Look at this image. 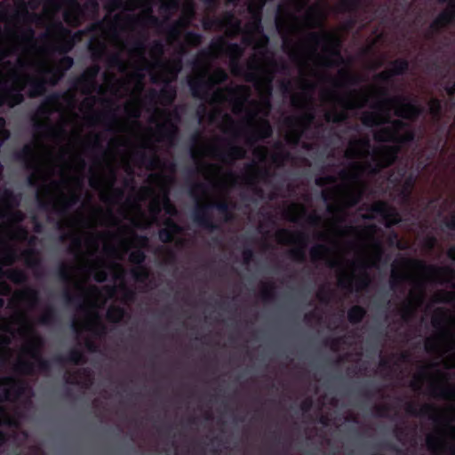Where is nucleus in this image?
I'll list each match as a JSON object with an SVG mask.
<instances>
[{
	"label": "nucleus",
	"instance_id": "nucleus-1",
	"mask_svg": "<svg viewBox=\"0 0 455 455\" xmlns=\"http://www.w3.org/2000/svg\"><path fill=\"white\" fill-rule=\"evenodd\" d=\"M113 61L126 73L116 93L130 96L124 107L127 120L119 124L121 134L111 139L103 163L91 168L89 179L91 187L99 190L107 211L84 206V212L60 225L61 238L71 239L69 249L76 260L73 266H63L60 274L81 300L72 326L78 338L85 339L90 351L95 349L90 339L104 332L99 318L100 306L108 298L123 301L132 298V291L124 286L120 261L128 250L135 248L129 256L130 261L141 263L145 256L140 249L148 244V239L136 236L131 226L147 227L154 221L163 224L164 228L159 231V237L164 243L180 231L171 220L176 210L167 197L173 180L172 170L150 174L148 186L124 203V192L112 187L117 166L128 174L132 164L153 166L155 160L148 163L139 157V150L152 149L155 142L172 143L177 127L170 112L156 109L148 129H141L135 119L140 113L142 78L148 74L153 83L172 81L181 69L180 59L162 62L160 57H114Z\"/></svg>",
	"mask_w": 455,
	"mask_h": 455
},
{
	"label": "nucleus",
	"instance_id": "nucleus-5",
	"mask_svg": "<svg viewBox=\"0 0 455 455\" xmlns=\"http://www.w3.org/2000/svg\"><path fill=\"white\" fill-rule=\"evenodd\" d=\"M60 122L46 125V134L26 146L28 181L36 185L41 204L60 212L76 202L81 194L84 162L82 154L100 144L98 134L84 137V121L77 116L52 112Z\"/></svg>",
	"mask_w": 455,
	"mask_h": 455
},
{
	"label": "nucleus",
	"instance_id": "nucleus-14",
	"mask_svg": "<svg viewBox=\"0 0 455 455\" xmlns=\"http://www.w3.org/2000/svg\"><path fill=\"white\" fill-rule=\"evenodd\" d=\"M362 218L364 220H374L378 222L385 223L387 227L400 221V218L395 210L382 202L372 204L366 213L362 214Z\"/></svg>",
	"mask_w": 455,
	"mask_h": 455
},
{
	"label": "nucleus",
	"instance_id": "nucleus-11",
	"mask_svg": "<svg viewBox=\"0 0 455 455\" xmlns=\"http://www.w3.org/2000/svg\"><path fill=\"white\" fill-rule=\"evenodd\" d=\"M206 76V73H204L189 82L193 94L205 100L208 99L207 91L212 85L224 81L227 78V74L224 70L217 68L208 77Z\"/></svg>",
	"mask_w": 455,
	"mask_h": 455
},
{
	"label": "nucleus",
	"instance_id": "nucleus-19",
	"mask_svg": "<svg viewBox=\"0 0 455 455\" xmlns=\"http://www.w3.org/2000/svg\"><path fill=\"white\" fill-rule=\"evenodd\" d=\"M222 26L225 28L226 34L233 35L239 31L240 23L233 15L224 17Z\"/></svg>",
	"mask_w": 455,
	"mask_h": 455
},
{
	"label": "nucleus",
	"instance_id": "nucleus-29",
	"mask_svg": "<svg viewBox=\"0 0 455 455\" xmlns=\"http://www.w3.org/2000/svg\"><path fill=\"white\" fill-rule=\"evenodd\" d=\"M441 108V104L438 100H431L429 103V109L433 115H436Z\"/></svg>",
	"mask_w": 455,
	"mask_h": 455
},
{
	"label": "nucleus",
	"instance_id": "nucleus-42",
	"mask_svg": "<svg viewBox=\"0 0 455 455\" xmlns=\"http://www.w3.org/2000/svg\"><path fill=\"white\" fill-rule=\"evenodd\" d=\"M36 232L40 231V229L37 228V226H36Z\"/></svg>",
	"mask_w": 455,
	"mask_h": 455
},
{
	"label": "nucleus",
	"instance_id": "nucleus-6",
	"mask_svg": "<svg viewBox=\"0 0 455 455\" xmlns=\"http://www.w3.org/2000/svg\"><path fill=\"white\" fill-rule=\"evenodd\" d=\"M10 292L9 286L0 281V307L4 305L3 296ZM36 302V293L30 289L13 293L9 302L12 315L0 318V363L10 364L20 373H30L44 368L40 357L41 340L34 331L28 315ZM25 387L22 383L12 379L0 381V446L5 441L4 428L16 427L19 419L6 411L5 403L17 398Z\"/></svg>",
	"mask_w": 455,
	"mask_h": 455
},
{
	"label": "nucleus",
	"instance_id": "nucleus-2",
	"mask_svg": "<svg viewBox=\"0 0 455 455\" xmlns=\"http://www.w3.org/2000/svg\"><path fill=\"white\" fill-rule=\"evenodd\" d=\"M307 1L287 0L285 4L279 6L275 18L283 49L296 62L299 71L297 91L291 94L292 104L299 108L306 107L311 100L314 86L320 84V100L324 107L326 121L339 122L347 117V110L360 108L372 99L374 103L371 109L363 113L362 122L367 126L383 125L375 132V139L379 141L411 140L413 136L408 127L399 121H388L392 115L412 118L419 113L418 108L405 98L384 99L386 90L378 84L379 80H387L403 74L408 68L407 61L395 60L390 68L376 76L373 84L339 95V89L355 84L357 79L346 66L339 68L335 77H332V66L338 65L340 60L337 32L321 30L302 38L300 30L305 27L319 26L328 12L325 3L318 2L300 18L298 13Z\"/></svg>",
	"mask_w": 455,
	"mask_h": 455
},
{
	"label": "nucleus",
	"instance_id": "nucleus-13",
	"mask_svg": "<svg viewBox=\"0 0 455 455\" xmlns=\"http://www.w3.org/2000/svg\"><path fill=\"white\" fill-rule=\"evenodd\" d=\"M210 53L214 57L227 54L230 59L231 71L236 75L240 74L235 60L242 55L243 51L237 44H228L223 37H218L212 40Z\"/></svg>",
	"mask_w": 455,
	"mask_h": 455
},
{
	"label": "nucleus",
	"instance_id": "nucleus-17",
	"mask_svg": "<svg viewBox=\"0 0 455 455\" xmlns=\"http://www.w3.org/2000/svg\"><path fill=\"white\" fill-rule=\"evenodd\" d=\"M447 2L446 9L439 14L433 23L435 28H440L448 25L454 18L455 15V0H443Z\"/></svg>",
	"mask_w": 455,
	"mask_h": 455
},
{
	"label": "nucleus",
	"instance_id": "nucleus-12",
	"mask_svg": "<svg viewBox=\"0 0 455 455\" xmlns=\"http://www.w3.org/2000/svg\"><path fill=\"white\" fill-rule=\"evenodd\" d=\"M311 120L312 115L307 112L300 116L286 118L283 126L286 140L289 143H297Z\"/></svg>",
	"mask_w": 455,
	"mask_h": 455
},
{
	"label": "nucleus",
	"instance_id": "nucleus-35",
	"mask_svg": "<svg viewBox=\"0 0 455 455\" xmlns=\"http://www.w3.org/2000/svg\"><path fill=\"white\" fill-rule=\"evenodd\" d=\"M448 257L450 259H451L452 260H455V249L454 248H451L449 251H448Z\"/></svg>",
	"mask_w": 455,
	"mask_h": 455
},
{
	"label": "nucleus",
	"instance_id": "nucleus-37",
	"mask_svg": "<svg viewBox=\"0 0 455 455\" xmlns=\"http://www.w3.org/2000/svg\"><path fill=\"white\" fill-rule=\"evenodd\" d=\"M454 92H455V85L453 87H451V88H448L447 89V92L449 94H452Z\"/></svg>",
	"mask_w": 455,
	"mask_h": 455
},
{
	"label": "nucleus",
	"instance_id": "nucleus-27",
	"mask_svg": "<svg viewBox=\"0 0 455 455\" xmlns=\"http://www.w3.org/2000/svg\"><path fill=\"white\" fill-rule=\"evenodd\" d=\"M414 181L411 178L407 179L403 186V189L401 191L402 198H405L411 192L412 187H413Z\"/></svg>",
	"mask_w": 455,
	"mask_h": 455
},
{
	"label": "nucleus",
	"instance_id": "nucleus-24",
	"mask_svg": "<svg viewBox=\"0 0 455 455\" xmlns=\"http://www.w3.org/2000/svg\"><path fill=\"white\" fill-rule=\"evenodd\" d=\"M23 257L26 261V264L29 267H32L33 265H35L38 260L37 255L34 251H25L23 253Z\"/></svg>",
	"mask_w": 455,
	"mask_h": 455
},
{
	"label": "nucleus",
	"instance_id": "nucleus-43",
	"mask_svg": "<svg viewBox=\"0 0 455 455\" xmlns=\"http://www.w3.org/2000/svg\"><path fill=\"white\" fill-rule=\"evenodd\" d=\"M48 34H52L51 29H47Z\"/></svg>",
	"mask_w": 455,
	"mask_h": 455
},
{
	"label": "nucleus",
	"instance_id": "nucleus-33",
	"mask_svg": "<svg viewBox=\"0 0 455 455\" xmlns=\"http://www.w3.org/2000/svg\"><path fill=\"white\" fill-rule=\"evenodd\" d=\"M70 359L76 363H78L82 359V355L78 352H72L70 355Z\"/></svg>",
	"mask_w": 455,
	"mask_h": 455
},
{
	"label": "nucleus",
	"instance_id": "nucleus-26",
	"mask_svg": "<svg viewBox=\"0 0 455 455\" xmlns=\"http://www.w3.org/2000/svg\"><path fill=\"white\" fill-rule=\"evenodd\" d=\"M166 95V101L171 102L175 97V92L172 90V87L166 85L165 88L163 90L162 94L160 96L161 100H164Z\"/></svg>",
	"mask_w": 455,
	"mask_h": 455
},
{
	"label": "nucleus",
	"instance_id": "nucleus-34",
	"mask_svg": "<svg viewBox=\"0 0 455 455\" xmlns=\"http://www.w3.org/2000/svg\"><path fill=\"white\" fill-rule=\"evenodd\" d=\"M252 256V253L251 251H246L243 252V259L246 262H248L250 260V259L251 258Z\"/></svg>",
	"mask_w": 455,
	"mask_h": 455
},
{
	"label": "nucleus",
	"instance_id": "nucleus-4",
	"mask_svg": "<svg viewBox=\"0 0 455 455\" xmlns=\"http://www.w3.org/2000/svg\"><path fill=\"white\" fill-rule=\"evenodd\" d=\"M455 275L445 267H427L419 261L398 258L392 264L391 286L407 281L411 285L409 296L402 308L403 318H408L422 303L427 290L437 283H447L455 290ZM433 310L432 324L435 333L426 340V349L438 355L439 362L422 368L413 376L411 387L415 390L425 388L435 397L455 401V386L448 383L443 371L455 367V291L436 289L426 305Z\"/></svg>",
	"mask_w": 455,
	"mask_h": 455
},
{
	"label": "nucleus",
	"instance_id": "nucleus-15",
	"mask_svg": "<svg viewBox=\"0 0 455 455\" xmlns=\"http://www.w3.org/2000/svg\"><path fill=\"white\" fill-rule=\"evenodd\" d=\"M276 240L280 243L294 244L295 247L291 250V257L297 260L303 259L306 247V239L303 235L283 229L276 233Z\"/></svg>",
	"mask_w": 455,
	"mask_h": 455
},
{
	"label": "nucleus",
	"instance_id": "nucleus-9",
	"mask_svg": "<svg viewBox=\"0 0 455 455\" xmlns=\"http://www.w3.org/2000/svg\"><path fill=\"white\" fill-rule=\"evenodd\" d=\"M77 1L78 0H16V3L17 4H24V9L28 14V10H34L39 4H43V18L46 20H51L56 11L63 9L65 21L71 26H77L86 15L87 11L94 13L98 7V4L92 1L85 5L84 10H82Z\"/></svg>",
	"mask_w": 455,
	"mask_h": 455
},
{
	"label": "nucleus",
	"instance_id": "nucleus-7",
	"mask_svg": "<svg viewBox=\"0 0 455 455\" xmlns=\"http://www.w3.org/2000/svg\"><path fill=\"white\" fill-rule=\"evenodd\" d=\"M192 157L196 161L197 169L203 176L210 181L213 188L223 189L233 184H252L265 177L267 172V163L280 165L283 163L286 156L282 151L275 152L270 159L267 156V150L264 148H256L253 151V162L243 177H235L232 173L223 172L214 164H205L200 162L203 157H218L224 163H229L244 156V150L235 145L233 141L223 139H215L195 147L191 151Z\"/></svg>",
	"mask_w": 455,
	"mask_h": 455
},
{
	"label": "nucleus",
	"instance_id": "nucleus-18",
	"mask_svg": "<svg viewBox=\"0 0 455 455\" xmlns=\"http://www.w3.org/2000/svg\"><path fill=\"white\" fill-rule=\"evenodd\" d=\"M160 13L166 19L180 8V2L177 0H160Z\"/></svg>",
	"mask_w": 455,
	"mask_h": 455
},
{
	"label": "nucleus",
	"instance_id": "nucleus-10",
	"mask_svg": "<svg viewBox=\"0 0 455 455\" xmlns=\"http://www.w3.org/2000/svg\"><path fill=\"white\" fill-rule=\"evenodd\" d=\"M194 15V6L190 0H184L181 6V16L176 24L168 31L167 41L173 44L179 55L184 52L185 46H196L201 43V36L197 34H182L181 30L187 27Z\"/></svg>",
	"mask_w": 455,
	"mask_h": 455
},
{
	"label": "nucleus",
	"instance_id": "nucleus-21",
	"mask_svg": "<svg viewBox=\"0 0 455 455\" xmlns=\"http://www.w3.org/2000/svg\"><path fill=\"white\" fill-rule=\"evenodd\" d=\"M364 315V310L360 307H354L348 312V319L351 323L359 322Z\"/></svg>",
	"mask_w": 455,
	"mask_h": 455
},
{
	"label": "nucleus",
	"instance_id": "nucleus-38",
	"mask_svg": "<svg viewBox=\"0 0 455 455\" xmlns=\"http://www.w3.org/2000/svg\"><path fill=\"white\" fill-rule=\"evenodd\" d=\"M396 247L399 248V249H402L403 246L401 245L400 242H396L395 243Z\"/></svg>",
	"mask_w": 455,
	"mask_h": 455
},
{
	"label": "nucleus",
	"instance_id": "nucleus-25",
	"mask_svg": "<svg viewBox=\"0 0 455 455\" xmlns=\"http://www.w3.org/2000/svg\"><path fill=\"white\" fill-rule=\"evenodd\" d=\"M356 4L354 0H341L338 6V11H350L355 8Z\"/></svg>",
	"mask_w": 455,
	"mask_h": 455
},
{
	"label": "nucleus",
	"instance_id": "nucleus-30",
	"mask_svg": "<svg viewBox=\"0 0 455 455\" xmlns=\"http://www.w3.org/2000/svg\"><path fill=\"white\" fill-rule=\"evenodd\" d=\"M203 188L202 186H196L193 188L192 193L196 197L197 204L199 205L204 199H206V196L200 197L199 196V190H201Z\"/></svg>",
	"mask_w": 455,
	"mask_h": 455
},
{
	"label": "nucleus",
	"instance_id": "nucleus-16",
	"mask_svg": "<svg viewBox=\"0 0 455 455\" xmlns=\"http://www.w3.org/2000/svg\"><path fill=\"white\" fill-rule=\"evenodd\" d=\"M284 216L287 220L294 222L303 220L312 224L316 222V217L315 215H309L306 218L304 208L297 204H290L284 211Z\"/></svg>",
	"mask_w": 455,
	"mask_h": 455
},
{
	"label": "nucleus",
	"instance_id": "nucleus-36",
	"mask_svg": "<svg viewBox=\"0 0 455 455\" xmlns=\"http://www.w3.org/2000/svg\"><path fill=\"white\" fill-rule=\"evenodd\" d=\"M448 226L451 228H455V215H453L448 223Z\"/></svg>",
	"mask_w": 455,
	"mask_h": 455
},
{
	"label": "nucleus",
	"instance_id": "nucleus-22",
	"mask_svg": "<svg viewBox=\"0 0 455 455\" xmlns=\"http://www.w3.org/2000/svg\"><path fill=\"white\" fill-rule=\"evenodd\" d=\"M4 275L13 283H19L25 280L24 273L20 270H10L5 272Z\"/></svg>",
	"mask_w": 455,
	"mask_h": 455
},
{
	"label": "nucleus",
	"instance_id": "nucleus-23",
	"mask_svg": "<svg viewBox=\"0 0 455 455\" xmlns=\"http://www.w3.org/2000/svg\"><path fill=\"white\" fill-rule=\"evenodd\" d=\"M132 272L136 281L142 282L148 276V270L143 266L135 267Z\"/></svg>",
	"mask_w": 455,
	"mask_h": 455
},
{
	"label": "nucleus",
	"instance_id": "nucleus-31",
	"mask_svg": "<svg viewBox=\"0 0 455 455\" xmlns=\"http://www.w3.org/2000/svg\"><path fill=\"white\" fill-rule=\"evenodd\" d=\"M120 6V1L119 0H108V8L110 10V11H115L116 9H117L118 7Z\"/></svg>",
	"mask_w": 455,
	"mask_h": 455
},
{
	"label": "nucleus",
	"instance_id": "nucleus-8",
	"mask_svg": "<svg viewBox=\"0 0 455 455\" xmlns=\"http://www.w3.org/2000/svg\"><path fill=\"white\" fill-rule=\"evenodd\" d=\"M419 413L434 422V429L427 436L428 449L437 455H455V406L439 409L426 404Z\"/></svg>",
	"mask_w": 455,
	"mask_h": 455
},
{
	"label": "nucleus",
	"instance_id": "nucleus-28",
	"mask_svg": "<svg viewBox=\"0 0 455 455\" xmlns=\"http://www.w3.org/2000/svg\"><path fill=\"white\" fill-rule=\"evenodd\" d=\"M217 212L220 215V218L223 221H227L228 220V216L227 213V205L225 204H219L217 206Z\"/></svg>",
	"mask_w": 455,
	"mask_h": 455
},
{
	"label": "nucleus",
	"instance_id": "nucleus-41",
	"mask_svg": "<svg viewBox=\"0 0 455 455\" xmlns=\"http://www.w3.org/2000/svg\"><path fill=\"white\" fill-rule=\"evenodd\" d=\"M428 246H429V247H432V246H433V242H432V241H431V242H429Z\"/></svg>",
	"mask_w": 455,
	"mask_h": 455
},
{
	"label": "nucleus",
	"instance_id": "nucleus-3",
	"mask_svg": "<svg viewBox=\"0 0 455 455\" xmlns=\"http://www.w3.org/2000/svg\"><path fill=\"white\" fill-rule=\"evenodd\" d=\"M397 150L395 147L380 146L371 151L368 140H351L345 151V157L351 162L347 170L340 172L339 180L329 176L316 179L319 186L330 185L322 195L331 217L324 222L321 236L330 242L331 248L315 246L311 249V258L337 267L339 284L350 291H359L368 285L370 279L366 269L379 260L381 248L379 230L375 224L367 223L363 228L343 226L345 208L359 200L364 175L391 164Z\"/></svg>",
	"mask_w": 455,
	"mask_h": 455
},
{
	"label": "nucleus",
	"instance_id": "nucleus-20",
	"mask_svg": "<svg viewBox=\"0 0 455 455\" xmlns=\"http://www.w3.org/2000/svg\"><path fill=\"white\" fill-rule=\"evenodd\" d=\"M124 310L119 307L111 306L107 313V317L109 321L116 323L124 317Z\"/></svg>",
	"mask_w": 455,
	"mask_h": 455
},
{
	"label": "nucleus",
	"instance_id": "nucleus-39",
	"mask_svg": "<svg viewBox=\"0 0 455 455\" xmlns=\"http://www.w3.org/2000/svg\"><path fill=\"white\" fill-rule=\"evenodd\" d=\"M390 243H391V244H394V243H395V241L393 240V238H392V237H390Z\"/></svg>",
	"mask_w": 455,
	"mask_h": 455
},
{
	"label": "nucleus",
	"instance_id": "nucleus-40",
	"mask_svg": "<svg viewBox=\"0 0 455 455\" xmlns=\"http://www.w3.org/2000/svg\"><path fill=\"white\" fill-rule=\"evenodd\" d=\"M98 72V68H93V74L95 75Z\"/></svg>",
	"mask_w": 455,
	"mask_h": 455
},
{
	"label": "nucleus",
	"instance_id": "nucleus-32",
	"mask_svg": "<svg viewBox=\"0 0 455 455\" xmlns=\"http://www.w3.org/2000/svg\"><path fill=\"white\" fill-rule=\"evenodd\" d=\"M52 315V310H47L45 314L41 317V323H48L50 322V319Z\"/></svg>",
	"mask_w": 455,
	"mask_h": 455
}]
</instances>
